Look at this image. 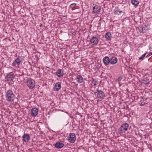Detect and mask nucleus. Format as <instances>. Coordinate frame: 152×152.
I'll list each match as a JSON object with an SVG mask.
<instances>
[{
    "instance_id": "obj_4",
    "label": "nucleus",
    "mask_w": 152,
    "mask_h": 152,
    "mask_svg": "<svg viewBox=\"0 0 152 152\" xmlns=\"http://www.w3.org/2000/svg\"><path fill=\"white\" fill-rule=\"evenodd\" d=\"M26 81L27 86L30 89H32L35 87V81L33 79L29 78Z\"/></svg>"
},
{
    "instance_id": "obj_6",
    "label": "nucleus",
    "mask_w": 152,
    "mask_h": 152,
    "mask_svg": "<svg viewBox=\"0 0 152 152\" xmlns=\"http://www.w3.org/2000/svg\"><path fill=\"white\" fill-rule=\"evenodd\" d=\"M68 140L71 143L74 142L76 139V137L75 134L74 133H70L68 138Z\"/></svg>"
},
{
    "instance_id": "obj_25",
    "label": "nucleus",
    "mask_w": 152,
    "mask_h": 152,
    "mask_svg": "<svg viewBox=\"0 0 152 152\" xmlns=\"http://www.w3.org/2000/svg\"><path fill=\"white\" fill-rule=\"evenodd\" d=\"M122 79V76H120L118 78V81H121V80Z\"/></svg>"
},
{
    "instance_id": "obj_23",
    "label": "nucleus",
    "mask_w": 152,
    "mask_h": 152,
    "mask_svg": "<svg viewBox=\"0 0 152 152\" xmlns=\"http://www.w3.org/2000/svg\"><path fill=\"white\" fill-rule=\"evenodd\" d=\"M146 54V53H145V54H143L142 55V56L141 57L139 58V59L143 60Z\"/></svg>"
},
{
    "instance_id": "obj_7",
    "label": "nucleus",
    "mask_w": 152,
    "mask_h": 152,
    "mask_svg": "<svg viewBox=\"0 0 152 152\" xmlns=\"http://www.w3.org/2000/svg\"><path fill=\"white\" fill-rule=\"evenodd\" d=\"M20 57V56H19L12 63V66H15V67H19V66L20 65L21 62V61L19 58Z\"/></svg>"
},
{
    "instance_id": "obj_2",
    "label": "nucleus",
    "mask_w": 152,
    "mask_h": 152,
    "mask_svg": "<svg viewBox=\"0 0 152 152\" xmlns=\"http://www.w3.org/2000/svg\"><path fill=\"white\" fill-rule=\"evenodd\" d=\"M94 95L96 98L99 99H103L105 97L104 92L101 90H96L94 93Z\"/></svg>"
},
{
    "instance_id": "obj_3",
    "label": "nucleus",
    "mask_w": 152,
    "mask_h": 152,
    "mask_svg": "<svg viewBox=\"0 0 152 152\" xmlns=\"http://www.w3.org/2000/svg\"><path fill=\"white\" fill-rule=\"evenodd\" d=\"M129 127V125L127 123L123 124L118 130V132L119 134H121L127 131Z\"/></svg>"
},
{
    "instance_id": "obj_29",
    "label": "nucleus",
    "mask_w": 152,
    "mask_h": 152,
    "mask_svg": "<svg viewBox=\"0 0 152 152\" xmlns=\"http://www.w3.org/2000/svg\"><path fill=\"white\" fill-rule=\"evenodd\" d=\"M147 98H146V99H145V100H147Z\"/></svg>"
},
{
    "instance_id": "obj_14",
    "label": "nucleus",
    "mask_w": 152,
    "mask_h": 152,
    "mask_svg": "<svg viewBox=\"0 0 152 152\" xmlns=\"http://www.w3.org/2000/svg\"><path fill=\"white\" fill-rule=\"evenodd\" d=\"M56 75L58 77H61L63 76L64 75L63 70L61 69H58L56 72Z\"/></svg>"
},
{
    "instance_id": "obj_27",
    "label": "nucleus",
    "mask_w": 152,
    "mask_h": 152,
    "mask_svg": "<svg viewBox=\"0 0 152 152\" xmlns=\"http://www.w3.org/2000/svg\"><path fill=\"white\" fill-rule=\"evenodd\" d=\"M145 28L144 27H143V33H144L145 32Z\"/></svg>"
},
{
    "instance_id": "obj_19",
    "label": "nucleus",
    "mask_w": 152,
    "mask_h": 152,
    "mask_svg": "<svg viewBox=\"0 0 152 152\" xmlns=\"http://www.w3.org/2000/svg\"><path fill=\"white\" fill-rule=\"evenodd\" d=\"M131 3L133 5L136 6H137L139 3L137 0H131Z\"/></svg>"
},
{
    "instance_id": "obj_20",
    "label": "nucleus",
    "mask_w": 152,
    "mask_h": 152,
    "mask_svg": "<svg viewBox=\"0 0 152 152\" xmlns=\"http://www.w3.org/2000/svg\"><path fill=\"white\" fill-rule=\"evenodd\" d=\"M114 13L116 15H118L121 14V13L122 12V11L119 10L118 8V7L116 8L114 10Z\"/></svg>"
},
{
    "instance_id": "obj_22",
    "label": "nucleus",
    "mask_w": 152,
    "mask_h": 152,
    "mask_svg": "<svg viewBox=\"0 0 152 152\" xmlns=\"http://www.w3.org/2000/svg\"><path fill=\"white\" fill-rule=\"evenodd\" d=\"M143 83L145 85H147L149 83V79L145 78L143 80Z\"/></svg>"
},
{
    "instance_id": "obj_26",
    "label": "nucleus",
    "mask_w": 152,
    "mask_h": 152,
    "mask_svg": "<svg viewBox=\"0 0 152 152\" xmlns=\"http://www.w3.org/2000/svg\"><path fill=\"white\" fill-rule=\"evenodd\" d=\"M152 55V52H151L150 53L148 54L146 56V58H148V57L150 56L151 55Z\"/></svg>"
},
{
    "instance_id": "obj_11",
    "label": "nucleus",
    "mask_w": 152,
    "mask_h": 152,
    "mask_svg": "<svg viewBox=\"0 0 152 152\" xmlns=\"http://www.w3.org/2000/svg\"><path fill=\"white\" fill-rule=\"evenodd\" d=\"M38 109L36 107H34L31 110V114L32 116H35L38 113Z\"/></svg>"
},
{
    "instance_id": "obj_24",
    "label": "nucleus",
    "mask_w": 152,
    "mask_h": 152,
    "mask_svg": "<svg viewBox=\"0 0 152 152\" xmlns=\"http://www.w3.org/2000/svg\"><path fill=\"white\" fill-rule=\"evenodd\" d=\"M76 6V4L75 3H73L71 4L70 5V7L71 8H73L74 7H75Z\"/></svg>"
},
{
    "instance_id": "obj_9",
    "label": "nucleus",
    "mask_w": 152,
    "mask_h": 152,
    "mask_svg": "<svg viewBox=\"0 0 152 152\" xmlns=\"http://www.w3.org/2000/svg\"><path fill=\"white\" fill-rule=\"evenodd\" d=\"M101 7L98 5H95L93 8V12L94 13L98 14L100 12Z\"/></svg>"
},
{
    "instance_id": "obj_16",
    "label": "nucleus",
    "mask_w": 152,
    "mask_h": 152,
    "mask_svg": "<svg viewBox=\"0 0 152 152\" xmlns=\"http://www.w3.org/2000/svg\"><path fill=\"white\" fill-rule=\"evenodd\" d=\"M64 145L63 143L58 142L56 143L55 146L56 148L59 149L61 148L64 146Z\"/></svg>"
},
{
    "instance_id": "obj_10",
    "label": "nucleus",
    "mask_w": 152,
    "mask_h": 152,
    "mask_svg": "<svg viewBox=\"0 0 152 152\" xmlns=\"http://www.w3.org/2000/svg\"><path fill=\"white\" fill-rule=\"evenodd\" d=\"M61 88V84L59 82H57L55 84L54 88L53 90L54 91H58Z\"/></svg>"
},
{
    "instance_id": "obj_12",
    "label": "nucleus",
    "mask_w": 152,
    "mask_h": 152,
    "mask_svg": "<svg viewBox=\"0 0 152 152\" xmlns=\"http://www.w3.org/2000/svg\"><path fill=\"white\" fill-rule=\"evenodd\" d=\"M23 140L24 142H28L30 139V137L28 134H25L22 137Z\"/></svg>"
},
{
    "instance_id": "obj_1",
    "label": "nucleus",
    "mask_w": 152,
    "mask_h": 152,
    "mask_svg": "<svg viewBox=\"0 0 152 152\" xmlns=\"http://www.w3.org/2000/svg\"><path fill=\"white\" fill-rule=\"evenodd\" d=\"M5 96L6 100L10 102L13 101L15 97V96L12 91L10 89L7 91Z\"/></svg>"
},
{
    "instance_id": "obj_13",
    "label": "nucleus",
    "mask_w": 152,
    "mask_h": 152,
    "mask_svg": "<svg viewBox=\"0 0 152 152\" xmlns=\"http://www.w3.org/2000/svg\"><path fill=\"white\" fill-rule=\"evenodd\" d=\"M110 58L108 56L105 57L103 59V62L106 66L107 65L109 64L110 62Z\"/></svg>"
},
{
    "instance_id": "obj_5",
    "label": "nucleus",
    "mask_w": 152,
    "mask_h": 152,
    "mask_svg": "<svg viewBox=\"0 0 152 152\" xmlns=\"http://www.w3.org/2000/svg\"><path fill=\"white\" fill-rule=\"evenodd\" d=\"M15 77V75L12 72H10V73L7 74V76L5 78L7 81H11L13 80Z\"/></svg>"
},
{
    "instance_id": "obj_17",
    "label": "nucleus",
    "mask_w": 152,
    "mask_h": 152,
    "mask_svg": "<svg viewBox=\"0 0 152 152\" xmlns=\"http://www.w3.org/2000/svg\"><path fill=\"white\" fill-rule=\"evenodd\" d=\"M75 79L77 80V81L80 83H82L83 82V77L80 75H77Z\"/></svg>"
},
{
    "instance_id": "obj_8",
    "label": "nucleus",
    "mask_w": 152,
    "mask_h": 152,
    "mask_svg": "<svg viewBox=\"0 0 152 152\" xmlns=\"http://www.w3.org/2000/svg\"><path fill=\"white\" fill-rule=\"evenodd\" d=\"M99 39L96 37H93L91 39L90 42L93 46L96 45L98 42Z\"/></svg>"
},
{
    "instance_id": "obj_21",
    "label": "nucleus",
    "mask_w": 152,
    "mask_h": 152,
    "mask_svg": "<svg viewBox=\"0 0 152 152\" xmlns=\"http://www.w3.org/2000/svg\"><path fill=\"white\" fill-rule=\"evenodd\" d=\"M137 31L138 32H140V33H143V27L142 26H139L137 28Z\"/></svg>"
},
{
    "instance_id": "obj_18",
    "label": "nucleus",
    "mask_w": 152,
    "mask_h": 152,
    "mask_svg": "<svg viewBox=\"0 0 152 152\" xmlns=\"http://www.w3.org/2000/svg\"><path fill=\"white\" fill-rule=\"evenodd\" d=\"M105 37L107 40V41L110 40H111V34L110 33L107 32L106 33Z\"/></svg>"
},
{
    "instance_id": "obj_15",
    "label": "nucleus",
    "mask_w": 152,
    "mask_h": 152,
    "mask_svg": "<svg viewBox=\"0 0 152 152\" xmlns=\"http://www.w3.org/2000/svg\"><path fill=\"white\" fill-rule=\"evenodd\" d=\"M110 63L112 64H114L117 62V59L115 57H112L110 59Z\"/></svg>"
},
{
    "instance_id": "obj_28",
    "label": "nucleus",
    "mask_w": 152,
    "mask_h": 152,
    "mask_svg": "<svg viewBox=\"0 0 152 152\" xmlns=\"http://www.w3.org/2000/svg\"><path fill=\"white\" fill-rule=\"evenodd\" d=\"M145 103H142V102H141L140 105H144L145 104Z\"/></svg>"
}]
</instances>
